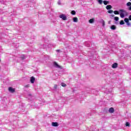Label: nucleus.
<instances>
[{
    "instance_id": "18",
    "label": "nucleus",
    "mask_w": 131,
    "mask_h": 131,
    "mask_svg": "<svg viewBox=\"0 0 131 131\" xmlns=\"http://www.w3.org/2000/svg\"><path fill=\"white\" fill-rule=\"evenodd\" d=\"M94 18L90 19L89 20V23H91L92 24V23H93L94 22Z\"/></svg>"
},
{
    "instance_id": "7",
    "label": "nucleus",
    "mask_w": 131,
    "mask_h": 131,
    "mask_svg": "<svg viewBox=\"0 0 131 131\" xmlns=\"http://www.w3.org/2000/svg\"><path fill=\"white\" fill-rule=\"evenodd\" d=\"M108 112L110 113H114V108H113V107H111L108 110Z\"/></svg>"
},
{
    "instance_id": "5",
    "label": "nucleus",
    "mask_w": 131,
    "mask_h": 131,
    "mask_svg": "<svg viewBox=\"0 0 131 131\" xmlns=\"http://www.w3.org/2000/svg\"><path fill=\"white\" fill-rule=\"evenodd\" d=\"M30 81L31 83H34V81H35V78H34V77H32L31 78Z\"/></svg>"
},
{
    "instance_id": "13",
    "label": "nucleus",
    "mask_w": 131,
    "mask_h": 131,
    "mask_svg": "<svg viewBox=\"0 0 131 131\" xmlns=\"http://www.w3.org/2000/svg\"><path fill=\"white\" fill-rule=\"evenodd\" d=\"M103 4L104 5H105V6H106V5H108V4H109V1H104Z\"/></svg>"
},
{
    "instance_id": "19",
    "label": "nucleus",
    "mask_w": 131,
    "mask_h": 131,
    "mask_svg": "<svg viewBox=\"0 0 131 131\" xmlns=\"http://www.w3.org/2000/svg\"><path fill=\"white\" fill-rule=\"evenodd\" d=\"M120 25H124V21H123V20H122L120 21Z\"/></svg>"
},
{
    "instance_id": "24",
    "label": "nucleus",
    "mask_w": 131,
    "mask_h": 131,
    "mask_svg": "<svg viewBox=\"0 0 131 131\" xmlns=\"http://www.w3.org/2000/svg\"><path fill=\"white\" fill-rule=\"evenodd\" d=\"M124 21H125V23H127V22L129 21L128 18H125L124 19Z\"/></svg>"
},
{
    "instance_id": "29",
    "label": "nucleus",
    "mask_w": 131,
    "mask_h": 131,
    "mask_svg": "<svg viewBox=\"0 0 131 131\" xmlns=\"http://www.w3.org/2000/svg\"><path fill=\"white\" fill-rule=\"evenodd\" d=\"M28 99H30V98H31V94H28Z\"/></svg>"
},
{
    "instance_id": "38",
    "label": "nucleus",
    "mask_w": 131,
    "mask_h": 131,
    "mask_svg": "<svg viewBox=\"0 0 131 131\" xmlns=\"http://www.w3.org/2000/svg\"><path fill=\"white\" fill-rule=\"evenodd\" d=\"M130 2H131V0H130Z\"/></svg>"
},
{
    "instance_id": "17",
    "label": "nucleus",
    "mask_w": 131,
    "mask_h": 131,
    "mask_svg": "<svg viewBox=\"0 0 131 131\" xmlns=\"http://www.w3.org/2000/svg\"><path fill=\"white\" fill-rule=\"evenodd\" d=\"M114 20L115 21H118V20H119V17H117V16H116V17H114Z\"/></svg>"
},
{
    "instance_id": "3",
    "label": "nucleus",
    "mask_w": 131,
    "mask_h": 131,
    "mask_svg": "<svg viewBox=\"0 0 131 131\" xmlns=\"http://www.w3.org/2000/svg\"><path fill=\"white\" fill-rule=\"evenodd\" d=\"M53 65L55 67V68H59L60 69L62 68L61 67V66H60L59 64H58V63L57 62H54L53 63Z\"/></svg>"
},
{
    "instance_id": "21",
    "label": "nucleus",
    "mask_w": 131,
    "mask_h": 131,
    "mask_svg": "<svg viewBox=\"0 0 131 131\" xmlns=\"http://www.w3.org/2000/svg\"><path fill=\"white\" fill-rule=\"evenodd\" d=\"M107 12L109 13V14H112V13L113 12V10H109Z\"/></svg>"
},
{
    "instance_id": "23",
    "label": "nucleus",
    "mask_w": 131,
    "mask_h": 131,
    "mask_svg": "<svg viewBox=\"0 0 131 131\" xmlns=\"http://www.w3.org/2000/svg\"><path fill=\"white\" fill-rule=\"evenodd\" d=\"M98 3L100 5H102L103 4V0H98Z\"/></svg>"
},
{
    "instance_id": "28",
    "label": "nucleus",
    "mask_w": 131,
    "mask_h": 131,
    "mask_svg": "<svg viewBox=\"0 0 131 131\" xmlns=\"http://www.w3.org/2000/svg\"><path fill=\"white\" fill-rule=\"evenodd\" d=\"M126 24H127V25L128 26H130V25H131L130 23H129V21L126 23Z\"/></svg>"
},
{
    "instance_id": "2",
    "label": "nucleus",
    "mask_w": 131,
    "mask_h": 131,
    "mask_svg": "<svg viewBox=\"0 0 131 131\" xmlns=\"http://www.w3.org/2000/svg\"><path fill=\"white\" fill-rule=\"evenodd\" d=\"M59 17L61 18V19H62V20H67V16H66L65 15V14H61L59 15Z\"/></svg>"
},
{
    "instance_id": "11",
    "label": "nucleus",
    "mask_w": 131,
    "mask_h": 131,
    "mask_svg": "<svg viewBox=\"0 0 131 131\" xmlns=\"http://www.w3.org/2000/svg\"><path fill=\"white\" fill-rule=\"evenodd\" d=\"M114 13L115 14V15H119L120 12L117 10H115L114 11Z\"/></svg>"
},
{
    "instance_id": "12",
    "label": "nucleus",
    "mask_w": 131,
    "mask_h": 131,
    "mask_svg": "<svg viewBox=\"0 0 131 131\" xmlns=\"http://www.w3.org/2000/svg\"><path fill=\"white\" fill-rule=\"evenodd\" d=\"M73 21L74 22H78V18L77 17H74L73 18Z\"/></svg>"
},
{
    "instance_id": "30",
    "label": "nucleus",
    "mask_w": 131,
    "mask_h": 131,
    "mask_svg": "<svg viewBox=\"0 0 131 131\" xmlns=\"http://www.w3.org/2000/svg\"><path fill=\"white\" fill-rule=\"evenodd\" d=\"M57 85H54V89L56 90V89H57Z\"/></svg>"
},
{
    "instance_id": "15",
    "label": "nucleus",
    "mask_w": 131,
    "mask_h": 131,
    "mask_svg": "<svg viewBox=\"0 0 131 131\" xmlns=\"http://www.w3.org/2000/svg\"><path fill=\"white\" fill-rule=\"evenodd\" d=\"M125 125H126V126H128V127H129V126H130V124H129V122H126Z\"/></svg>"
},
{
    "instance_id": "1",
    "label": "nucleus",
    "mask_w": 131,
    "mask_h": 131,
    "mask_svg": "<svg viewBox=\"0 0 131 131\" xmlns=\"http://www.w3.org/2000/svg\"><path fill=\"white\" fill-rule=\"evenodd\" d=\"M120 15L121 18H124V14L125 15H128L127 12L123 9H120L119 10Z\"/></svg>"
},
{
    "instance_id": "6",
    "label": "nucleus",
    "mask_w": 131,
    "mask_h": 131,
    "mask_svg": "<svg viewBox=\"0 0 131 131\" xmlns=\"http://www.w3.org/2000/svg\"><path fill=\"white\" fill-rule=\"evenodd\" d=\"M118 66V64L116 62L114 63L112 65V68H117V67Z\"/></svg>"
},
{
    "instance_id": "4",
    "label": "nucleus",
    "mask_w": 131,
    "mask_h": 131,
    "mask_svg": "<svg viewBox=\"0 0 131 131\" xmlns=\"http://www.w3.org/2000/svg\"><path fill=\"white\" fill-rule=\"evenodd\" d=\"M8 90L10 93H14L15 92V89H13L12 87H9Z\"/></svg>"
},
{
    "instance_id": "22",
    "label": "nucleus",
    "mask_w": 131,
    "mask_h": 131,
    "mask_svg": "<svg viewBox=\"0 0 131 131\" xmlns=\"http://www.w3.org/2000/svg\"><path fill=\"white\" fill-rule=\"evenodd\" d=\"M85 46L88 47H90V44L89 43V42H86L85 43Z\"/></svg>"
},
{
    "instance_id": "36",
    "label": "nucleus",
    "mask_w": 131,
    "mask_h": 131,
    "mask_svg": "<svg viewBox=\"0 0 131 131\" xmlns=\"http://www.w3.org/2000/svg\"><path fill=\"white\" fill-rule=\"evenodd\" d=\"M108 24H110V21L108 22Z\"/></svg>"
},
{
    "instance_id": "37",
    "label": "nucleus",
    "mask_w": 131,
    "mask_h": 131,
    "mask_svg": "<svg viewBox=\"0 0 131 131\" xmlns=\"http://www.w3.org/2000/svg\"><path fill=\"white\" fill-rule=\"evenodd\" d=\"M0 62H1V58H0Z\"/></svg>"
},
{
    "instance_id": "34",
    "label": "nucleus",
    "mask_w": 131,
    "mask_h": 131,
    "mask_svg": "<svg viewBox=\"0 0 131 131\" xmlns=\"http://www.w3.org/2000/svg\"><path fill=\"white\" fill-rule=\"evenodd\" d=\"M56 52H60V50H56Z\"/></svg>"
},
{
    "instance_id": "35",
    "label": "nucleus",
    "mask_w": 131,
    "mask_h": 131,
    "mask_svg": "<svg viewBox=\"0 0 131 131\" xmlns=\"http://www.w3.org/2000/svg\"><path fill=\"white\" fill-rule=\"evenodd\" d=\"M60 2H58V5H60Z\"/></svg>"
},
{
    "instance_id": "8",
    "label": "nucleus",
    "mask_w": 131,
    "mask_h": 131,
    "mask_svg": "<svg viewBox=\"0 0 131 131\" xmlns=\"http://www.w3.org/2000/svg\"><path fill=\"white\" fill-rule=\"evenodd\" d=\"M112 8V6L110 5H108L106 6V10H111Z\"/></svg>"
},
{
    "instance_id": "33",
    "label": "nucleus",
    "mask_w": 131,
    "mask_h": 131,
    "mask_svg": "<svg viewBox=\"0 0 131 131\" xmlns=\"http://www.w3.org/2000/svg\"><path fill=\"white\" fill-rule=\"evenodd\" d=\"M25 88H29V85H27L25 86Z\"/></svg>"
},
{
    "instance_id": "25",
    "label": "nucleus",
    "mask_w": 131,
    "mask_h": 131,
    "mask_svg": "<svg viewBox=\"0 0 131 131\" xmlns=\"http://www.w3.org/2000/svg\"><path fill=\"white\" fill-rule=\"evenodd\" d=\"M61 86H63V88H65V86H66V84H65L64 83H61Z\"/></svg>"
},
{
    "instance_id": "14",
    "label": "nucleus",
    "mask_w": 131,
    "mask_h": 131,
    "mask_svg": "<svg viewBox=\"0 0 131 131\" xmlns=\"http://www.w3.org/2000/svg\"><path fill=\"white\" fill-rule=\"evenodd\" d=\"M101 23L102 24L103 27H104V26H105V21H104L103 19H101Z\"/></svg>"
},
{
    "instance_id": "10",
    "label": "nucleus",
    "mask_w": 131,
    "mask_h": 131,
    "mask_svg": "<svg viewBox=\"0 0 131 131\" xmlns=\"http://www.w3.org/2000/svg\"><path fill=\"white\" fill-rule=\"evenodd\" d=\"M59 124L57 122H52V126H58Z\"/></svg>"
},
{
    "instance_id": "31",
    "label": "nucleus",
    "mask_w": 131,
    "mask_h": 131,
    "mask_svg": "<svg viewBox=\"0 0 131 131\" xmlns=\"http://www.w3.org/2000/svg\"><path fill=\"white\" fill-rule=\"evenodd\" d=\"M129 20L131 21V15L129 16Z\"/></svg>"
},
{
    "instance_id": "32",
    "label": "nucleus",
    "mask_w": 131,
    "mask_h": 131,
    "mask_svg": "<svg viewBox=\"0 0 131 131\" xmlns=\"http://www.w3.org/2000/svg\"><path fill=\"white\" fill-rule=\"evenodd\" d=\"M128 10H129V11H131V6H130V7L128 8Z\"/></svg>"
},
{
    "instance_id": "27",
    "label": "nucleus",
    "mask_w": 131,
    "mask_h": 131,
    "mask_svg": "<svg viewBox=\"0 0 131 131\" xmlns=\"http://www.w3.org/2000/svg\"><path fill=\"white\" fill-rule=\"evenodd\" d=\"M21 59H22V60H24V59H25V55H21Z\"/></svg>"
},
{
    "instance_id": "26",
    "label": "nucleus",
    "mask_w": 131,
    "mask_h": 131,
    "mask_svg": "<svg viewBox=\"0 0 131 131\" xmlns=\"http://www.w3.org/2000/svg\"><path fill=\"white\" fill-rule=\"evenodd\" d=\"M42 49H46L47 48V45H43V46L41 47Z\"/></svg>"
},
{
    "instance_id": "20",
    "label": "nucleus",
    "mask_w": 131,
    "mask_h": 131,
    "mask_svg": "<svg viewBox=\"0 0 131 131\" xmlns=\"http://www.w3.org/2000/svg\"><path fill=\"white\" fill-rule=\"evenodd\" d=\"M126 6L127 7H130L131 6V2H128L127 4H126Z\"/></svg>"
},
{
    "instance_id": "16",
    "label": "nucleus",
    "mask_w": 131,
    "mask_h": 131,
    "mask_svg": "<svg viewBox=\"0 0 131 131\" xmlns=\"http://www.w3.org/2000/svg\"><path fill=\"white\" fill-rule=\"evenodd\" d=\"M71 14H72V15H76V12H75V11L73 10V11H71Z\"/></svg>"
},
{
    "instance_id": "9",
    "label": "nucleus",
    "mask_w": 131,
    "mask_h": 131,
    "mask_svg": "<svg viewBox=\"0 0 131 131\" xmlns=\"http://www.w3.org/2000/svg\"><path fill=\"white\" fill-rule=\"evenodd\" d=\"M111 29H112V30H115V29H116V26L112 25L111 27Z\"/></svg>"
}]
</instances>
